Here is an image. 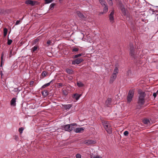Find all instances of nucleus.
Segmentation results:
<instances>
[{
	"label": "nucleus",
	"instance_id": "1",
	"mask_svg": "<svg viewBox=\"0 0 158 158\" xmlns=\"http://www.w3.org/2000/svg\"><path fill=\"white\" fill-rule=\"evenodd\" d=\"M103 125L106 131L109 134H111L112 133V128L111 125L107 121H104L102 122Z\"/></svg>",
	"mask_w": 158,
	"mask_h": 158
},
{
	"label": "nucleus",
	"instance_id": "2",
	"mask_svg": "<svg viewBox=\"0 0 158 158\" xmlns=\"http://www.w3.org/2000/svg\"><path fill=\"white\" fill-rule=\"evenodd\" d=\"M144 93L143 92H141L138 99V103L141 105H143L144 103Z\"/></svg>",
	"mask_w": 158,
	"mask_h": 158
},
{
	"label": "nucleus",
	"instance_id": "3",
	"mask_svg": "<svg viewBox=\"0 0 158 158\" xmlns=\"http://www.w3.org/2000/svg\"><path fill=\"white\" fill-rule=\"evenodd\" d=\"M134 95V91L133 90H130L128 93V95L127 97V102H130L133 97Z\"/></svg>",
	"mask_w": 158,
	"mask_h": 158
},
{
	"label": "nucleus",
	"instance_id": "4",
	"mask_svg": "<svg viewBox=\"0 0 158 158\" xmlns=\"http://www.w3.org/2000/svg\"><path fill=\"white\" fill-rule=\"evenodd\" d=\"M118 8L121 10L122 14L123 15L125 16L126 17L127 16L125 8H124L123 5L121 2H120L119 3L118 5Z\"/></svg>",
	"mask_w": 158,
	"mask_h": 158
},
{
	"label": "nucleus",
	"instance_id": "5",
	"mask_svg": "<svg viewBox=\"0 0 158 158\" xmlns=\"http://www.w3.org/2000/svg\"><path fill=\"white\" fill-rule=\"evenodd\" d=\"M130 47V55L132 57L135 58L136 56L135 55V52L134 50V47L133 44H129Z\"/></svg>",
	"mask_w": 158,
	"mask_h": 158
},
{
	"label": "nucleus",
	"instance_id": "6",
	"mask_svg": "<svg viewBox=\"0 0 158 158\" xmlns=\"http://www.w3.org/2000/svg\"><path fill=\"white\" fill-rule=\"evenodd\" d=\"M100 3L101 4L102 6H105L103 9V11L104 13H106L108 11V8L106 5V3L104 0H98Z\"/></svg>",
	"mask_w": 158,
	"mask_h": 158
},
{
	"label": "nucleus",
	"instance_id": "7",
	"mask_svg": "<svg viewBox=\"0 0 158 158\" xmlns=\"http://www.w3.org/2000/svg\"><path fill=\"white\" fill-rule=\"evenodd\" d=\"M74 129V127H72L70 124H67L64 126V129L66 131H71Z\"/></svg>",
	"mask_w": 158,
	"mask_h": 158
},
{
	"label": "nucleus",
	"instance_id": "8",
	"mask_svg": "<svg viewBox=\"0 0 158 158\" xmlns=\"http://www.w3.org/2000/svg\"><path fill=\"white\" fill-rule=\"evenodd\" d=\"M83 61V60L82 58H77L74 60H73L72 64L73 65H75L76 64H78Z\"/></svg>",
	"mask_w": 158,
	"mask_h": 158
},
{
	"label": "nucleus",
	"instance_id": "9",
	"mask_svg": "<svg viewBox=\"0 0 158 158\" xmlns=\"http://www.w3.org/2000/svg\"><path fill=\"white\" fill-rule=\"evenodd\" d=\"M114 11L113 10L111 12L110 15H109V19L110 22L111 23H113L114 22Z\"/></svg>",
	"mask_w": 158,
	"mask_h": 158
},
{
	"label": "nucleus",
	"instance_id": "10",
	"mask_svg": "<svg viewBox=\"0 0 158 158\" xmlns=\"http://www.w3.org/2000/svg\"><path fill=\"white\" fill-rule=\"evenodd\" d=\"M35 2L31 0H28L25 1V4L27 5H30L32 6H34L35 4Z\"/></svg>",
	"mask_w": 158,
	"mask_h": 158
},
{
	"label": "nucleus",
	"instance_id": "11",
	"mask_svg": "<svg viewBox=\"0 0 158 158\" xmlns=\"http://www.w3.org/2000/svg\"><path fill=\"white\" fill-rule=\"evenodd\" d=\"M90 156L91 158H102L101 156L98 155L95 152L91 154Z\"/></svg>",
	"mask_w": 158,
	"mask_h": 158
},
{
	"label": "nucleus",
	"instance_id": "12",
	"mask_svg": "<svg viewBox=\"0 0 158 158\" xmlns=\"http://www.w3.org/2000/svg\"><path fill=\"white\" fill-rule=\"evenodd\" d=\"M76 13L78 17L81 19H85V18L84 15L81 13L80 11H77L76 12Z\"/></svg>",
	"mask_w": 158,
	"mask_h": 158
},
{
	"label": "nucleus",
	"instance_id": "13",
	"mask_svg": "<svg viewBox=\"0 0 158 158\" xmlns=\"http://www.w3.org/2000/svg\"><path fill=\"white\" fill-rule=\"evenodd\" d=\"M117 77V75L115 74H112L111 76L110 77V83H112L115 79Z\"/></svg>",
	"mask_w": 158,
	"mask_h": 158
},
{
	"label": "nucleus",
	"instance_id": "14",
	"mask_svg": "<svg viewBox=\"0 0 158 158\" xmlns=\"http://www.w3.org/2000/svg\"><path fill=\"white\" fill-rule=\"evenodd\" d=\"M16 98H12L10 101V105L13 106H15L16 105Z\"/></svg>",
	"mask_w": 158,
	"mask_h": 158
},
{
	"label": "nucleus",
	"instance_id": "15",
	"mask_svg": "<svg viewBox=\"0 0 158 158\" xmlns=\"http://www.w3.org/2000/svg\"><path fill=\"white\" fill-rule=\"evenodd\" d=\"M85 142V143L88 144H93L95 143V141L91 140H86Z\"/></svg>",
	"mask_w": 158,
	"mask_h": 158
},
{
	"label": "nucleus",
	"instance_id": "16",
	"mask_svg": "<svg viewBox=\"0 0 158 158\" xmlns=\"http://www.w3.org/2000/svg\"><path fill=\"white\" fill-rule=\"evenodd\" d=\"M81 96V94H74L73 96V98H75L77 100H78Z\"/></svg>",
	"mask_w": 158,
	"mask_h": 158
},
{
	"label": "nucleus",
	"instance_id": "17",
	"mask_svg": "<svg viewBox=\"0 0 158 158\" xmlns=\"http://www.w3.org/2000/svg\"><path fill=\"white\" fill-rule=\"evenodd\" d=\"M72 106L71 104L64 105L63 106V107L65 110H69L72 107Z\"/></svg>",
	"mask_w": 158,
	"mask_h": 158
},
{
	"label": "nucleus",
	"instance_id": "18",
	"mask_svg": "<svg viewBox=\"0 0 158 158\" xmlns=\"http://www.w3.org/2000/svg\"><path fill=\"white\" fill-rule=\"evenodd\" d=\"M84 130L83 127L77 128L74 131L76 133H79L81 132Z\"/></svg>",
	"mask_w": 158,
	"mask_h": 158
},
{
	"label": "nucleus",
	"instance_id": "19",
	"mask_svg": "<svg viewBox=\"0 0 158 158\" xmlns=\"http://www.w3.org/2000/svg\"><path fill=\"white\" fill-rule=\"evenodd\" d=\"M143 122L145 124L148 125L150 123V121L147 118H144L143 120Z\"/></svg>",
	"mask_w": 158,
	"mask_h": 158
},
{
	"label": "nucleus",
	"instance_id": "20",
	"mask_svg": "<svg viewBox=\"0 0 158 158\" xmlns=\"http://www.w3.org/2000/svg\"><path fill=\"white\" fill-rule=\"evenodd\" d=\"M79 50V49L75 47H73L72 48V51L73 52V53H75V52L78 51Z\"/></svg>",
	"mask_w": 158,
	"mask_h": 158
},
{
	"label": "nucleus",
	"instance_id": "21",
	"mask_svg": "<svg viewBox=\"0 0 158 158\" xmlns=\"http://www.w3.org/2000/svg\"><path fill=\"white\" fill-rule=\"evenodd\" d=\"M111 102V98H108L107 99L106 102V105L108 106L110 104Z\"/></svg>",
	"mask_w": 158,
	"mask_h": 158
},
{
	"label": "nucleus",
	"instance_id": "22",
	"mask_svg": "<svg viewBox=\"0 0 158 158\" xmlns=\"http://www.w3.org/2000/svg\"><path fill=\"white\" fill-rule=\"evenodd\" d=\"M66 71L68 73L70 74H73V70L69 69H66Z\"/></svg>",
	"mask_w": 158,
	"mask_h": 158
},
{
	"label": "nucleus",
	"instance_id": "23",
	"mask_svg": "<svg viewBox=\"0 0 158 158\" xmlns=\"http://www.w3.org/2000/svg\"><path fill=\"white\" fill-rule=\"evenodd\" d=\"M52 80L49 82L47 84H46L43 85L41 87V88L44 89V88H45L46 87L48 86H49L50 85V84L52 82Z\"/></svg>",
	"mask_w": 158,
	"mask_h": 158
},
{
	"label": "nucleus",
	"instance_id": "24",
	"mask_svg": "<svg viewBox=\"0 0 158 158\" xmlns=\"http://www.w3.org/2000/svg\"><path fill=\"white\" fill-rule=\"evenodd\" d=\"M38 48V47L37 45H35L34 47L32 48L31 52H35V51L37 50Z\"/></svg>",
	"mask_w": 158,
	"mask_h": 158
},
{
	"label": "nucleus",
	"instance_id": "25",
	"mask_svg": "<svg viewBox=\"0 0 158 158\" xmlns=\"http://www.w3.org/2000/svg\"><path fill=\"white\" fill-rule=\"evenodd\" d=\"M83 55V53H80L76 55H75L73 56V59H75Z\"/></svg>",
	"mask_w": 158,
	"mask_h": 158
},
{
	"label": "nucleus",
	"instance_id": "26",
	"mask_svg": "<svg viewBox=\"0 0 158 158\" xmlns=\"http://www.w3.org/2000/svg\"><path fill=\"white\" fill-rule=\"evenodd\" d=\"M42 94L44 96H47L48 94V91L47 90H44V91L42 92Z\"/></svg>",
	"mask_w": 158,
	"mask_h": 158
},
{
	"label": "nucleus",
	"instance_id": "27",
	"mask_svg": "<svg viewBox=\"0 0 158 158\" xmlns=\"http://www.w3.org/2000/svg\"><path fill=\"white\" fill-rule=\"evenodd\" d=\"M118 68H117V67H116L114 69V70L113 73V74H115L117 75V74H118Z\"/></svg>",
	"mask_w": 158,
	"mask_h": 158
},
{
	"label": "nucleus",
	"instance_id": "28",
	"mask_svg": "<svg viewBox=\"0 0 158 158\" xmlns=\"http://www.w3.org/2000/svg\"><path fill=\"white\" fill-rule=\"evenodd\" d=\"M7 32V29L6 28H4L3 30V35L4 37H6Z\"/></svg>",
	"mask_w": 158,
	"mask_h": 158
},
{
	"label": "nucleus",
	"instance_id": "29",
	"mask_svg": "<svg viewBox=\"0 0 158 158\" xmlns=\"http://www.w3.org/2000/svg\"><path fill=\"white\" fill-rule=\"evenodd\" d=\"M55 5V4L54 3H52L51 4L49 7V9L51 10H52L53 9Z\"/></svg>",
	"mask_w": 158,
	"mask_h": 158
},
{
	"label": "nucleus",
	"instance_id": "30",
	"mask_svg": "<svg viewBox=\"0 0 158 158\" xmlns=\"http://www.w3.org/2000/svg\"><path fill=\"white\" fill-rule=\"evenodd\" d=\"M77 85L79 87H82L83 86V84L81 82H78L77 83Z\"/></svg>",
	"mask_w": 158,
	"mask_h": 158
},
{
	"label": "nucleus",
	"instance_id": "31",
	"mask_svg": "<svg viewBox=\"0 0 158 158\" xmlns=\"http://www.w3.org/2000/svg\"><path fill=\"white\" fill-rule=\"evenodd\" d=\"M62 91L63 94L64 95L66 96L68 94V92L66 90L62 89Z\"/></svg>",
	"mask_w": 158,
	"mask_h": 158
},
{
	"label": "nucleus",
	"instance_id": "32",
	"mask_svg": "<svg viewBox=\"0 0 158 158\" xmlns=\"http://www.w3.org/2000/svg\"><path fill=\"white\" fill-rule=\"evenodd\" d=\"M45 1V4H48L52 2L53 0H44Z\"/></svg>",
	"mask_w": 158,
	"mask_h": 158
},
{
	"label": "nucleus",
	"instance_id": "33",
	"mask_svg": "<svg viewBox=\"0 0 158 158\" xmlns=\"http://www.w3.org/2000/svg\"><path fill=\"white\" fill-rule=\"evenodd\" d=\"M12 42V40L8 39V41H7V44L8 45H10L11 44Z\"/></svg>",
	"mask_w": 158,
	"mask_h": 158
},
{
	"label": "nucleus",
	"instance_id": "34",
	"mask_svg": "<svg viewBox=\"0 0 158 158\" xmlns=\"http://www.w3.org/2000/svg\"><path fill=\"white\" fill-rule=\"evenodd\" d=\"M109 4L110 5H112L113 4L112 0H107Z\"/></svg>",
	"mask_w": 158,
	"mask_h": 158
},
{
	"label": "nucleus",
	"instance_id": "35",
	"mask_svg": "<svg viewBox=\"0 0 158 158\" xmlns=\"http://www.w3.org/2000/svg\"><path fill=\"white\" fill-rule=\"evenodd\" d=\"M76 156V158H81V155L80 154H77Z\"/></svg>",
	"mask_w": 158,
	"mask_h": 158
},
{
	"label": "nucleus",
	"instance_id": "36",
	"mask_svg": "<svg viewBox=\"0 0 158 158\" xmlns=\"http://www.w3.org/2000/svg\"><path fill=\"white\" fill-rule=\"evenodd\" d=\"M23 130V128H20L19 129V131L20 133H22Z\"/></svg>",
	"mask_w": 158,
	"mask_h": 158
},
{
	"label": "nucleus",
	"instance_id": "37",
	"mask_svg": "<svg viewBox=\"0 0 158 158\" xmlns=\"http://www.w3.org/2000/svg\"><path fill=\"white\" fill-rule=\"evenodd\" d=\"M21 22V20H17L16 21L15 25H17L20 24V23Z\"/></svg>",
	"mask_w": 158,
	"mask_h": 158
},
{
	"label": "nucleus",
	"instance_id": "38",
	"mask_svg": "<svg viewBox=\"0 0 158 158\" xmlns=\"http://www.w3.org/2000/svg\"><path fill=\"white\" fill-rule=\"evenodd\" d=\"M47 73L45 71H44L42 73V76L45 77Z\"/></svg>",
	"mask_w": 158,
	"mask_h": 158
},
{
	"label": "nucleus",
	"instance_id": "39",
	"mask_svg": "<svg viewBox=\"0 0 158 158\" xmlns=\"http://www.w3.org/2000/svg\"><path fill=\"white\" fill-rule=\"evenodd\" d=\"M128 133V132L127 131H125L124 132V135L125 136H127Z\"/></svg>",
	"mask_w": 158,
	"mask_h": 158
},
{
	"label": "nucleus",
	"instance_id": "40",
	"mask_svg": "<svg viewBox=\"0 0 158 158\" xmlns=\"http://www.w3.org/2000/svg\"><path fill=\"white\" fill-rule=\"evenodd\" d=\"M3 54H2V56H1V66L2 67V59H3Z\"/></svg>",
	"mask_w": 158,
	"mask_h": 158
},
{
	"label": "nucleus",
	"instance_id": "41",
	"mask_svg": "<svg viewBox=\"0 0 158 158\" xmlns=\"http://www.w3.org/2000/svg\"><path fill=\"white\" fill-rule=\"evenodd\" d=\"M51 43V42L50 40H48L47 42V44H48V45H49Z\"/></svg>",
	"mask_w": 158,
	"mask_h": 158
},
{
	"label": "nucleus",
	"instance_id": "42",
	"mask_svg": "<svg viewBox=\"0 0 158 158\" xmlns=\"http://www.w3.org/2000/svg\"><path fill=\"white\" fill-rule=\"evenodd\" d=\"M70 124L72 126V127H73L74 126H76L77 125V124L75 123H73Z\"/></svg>",
	"mask_w": 158,
	"mask_h": 158
},
{
	"label": "nucleus",
	"instance_id": "43",
	"mask_svg": "<svg viewBox=\"0 0 158 158\" xmlns=\"http://www.w3.org/2000/svg\"><path fill=\"white\" fill-rule=\"evenodd\" d=\"M153 96L154 97V98H156V93H154L153 94Z\"/></svg>",
	"mask_w": 158,
	"mask_h": 158
},
{
	"label": "nucleus",
	"instance_id": "44",
	"mask_svg": "<svg viewBox=\"0 0 158 158\" xmlns=\"http://www.w3.org/2000/svg\"><path fill=\"white\" fill-rule=\"evenodd\" d=\"M63 85V84L61 83H59L58 86L59 87H62Z\"/></svg>",
	"mask_w": 158,
	"mask_h": 158
},
{
	"label": "nucleus",
	"instance_id": "45",
	"mask_svg": "<svg viewBox=\"0 0 158 158\" xmlns=\"http://www.w3.org/2000/svg\"><path fill=\"white\" fill-rule=\"evenodd\" d=\"M15 139L16 140H17L18 139V137L17 135H15Z\"/></svg>",
	"mask_w": 158,
	"mask_h": 158
},
{
	"label": "nucleus",
	"instance_id": "46",
	"mask_svg": "<svg viewBox=\"0 0 158 158\" xmlns=\"http://www.w3.org/2000/svg\"><path fill=\"white\" fill-rule=\"evenodd\" d=\"M105 13H104V12L103 11L102 12H100L99 14V15H102L103 14Z\"/></svg>",
	"mask_w": 158,
	"mask_h": 158
},
{
	"label": "nucleus",
	"instance_id": "47",
	"mask_svg": "<svg viewBox=\"0 0 158 158\" xmlns=\"http://www.w3.org/2000/svg\"><path fill=\"white\" fill-rule=\"evenodd\" d=\"M34 82V81H32L31 82V83H33Z\"/></svg>",
	"mask_w": 158,
	"mask_h": 158
},
{
	"label": "nucleus",
	"instance_id": "48",
	"mask_svg": "<svg viewBox=\"0 0 158 158\" xmlns=\"http://www.w3.org/2000/svg\"><path fill=\"white\" fill-rule=\"evenodd\" d=\"M158 92V90H157V92Z\"/></svg>",
	"mask_w": 158,
	"mask_h": 158
}]
</instances>
